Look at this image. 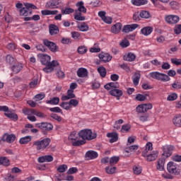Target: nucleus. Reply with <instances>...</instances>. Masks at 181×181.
Instances as JSON below:
<instances>
[{"instance_id":"f257e3e1","label":"nucleus","mask_w":181,"mask_h":181,"mask_svg":"<svg viewBox=\"0 0 181 181\" xmlns=\"http://www.w3.org/2000/svg\"><path fill=\"white\" fill-rule=\"evenodd\" d=\"M40 57H41L40 62L42 64L46 66V67L43 69L45 73H52V71H54L56 66H59V62L56 60H53L50 62L51 57L47 54H40Z\"/></svg>"},{"instance_id":"f03ea898","label":"nucleus","mask_w":181,"mask_h":181,"mask_svg":"<svg viewBox=\"0 0 181 181\" xmlns=\"http://www.w3.org/2000/svg\"><path fill=\"white\" fill-rule=\"evenodd\" d=\"M24 5V7H23ZM18 9H20L21 16H30L32 15L33 9H37V7L30 3H18L16 5Z\"/></svg>"},{"instance_id":"7ed1b4c3","label":"nucleus","mask_w":181,"mask_h":181,"mask_svg":"<svg viewBox=\"0 0 181 181\" xmlns=\"http://www.w3.org/2000/svg\"><path fill=\"white\" fill-rule=\"evenodd\" d=\"M78 136L83 141H91V139H95L97 138V133H93L91 129H85L78 132Z\"/></svg>"},{"instance_id":"20e7f679","label":"nucleus","mask_w":181,"mask_h":181,"mask_svg":"<svg viewBox=\"0 0 181 181\" xmlns=\"http://www.w3.org/2000/svg\"><path fill=\"white\" fill-rule=\"evenodd\" d=\"M51 140L49 138H45L41 141H37L33 143L34 146H37V151H45L49 148L50 145Z\"/></svg>"},{"instance_id":"39448f33","label":"nucleus","mask_w":181,"mask_h":181,"mask_svg":"<svg viewBox=\"0 0 181 181\" xmlns=\"http://www.w3.org/2000/svg\"><path fill=\"white\" fill-rule=\"evenodd\" d=\"M167 170L170 173V175H180V171L179 170V165L176 163H173V161H170L167 165Z\"/></svg>"},{"instance_id":"423d86ee","label":"nucleus","mask_w":181,"mask_h":181,"mask_svg":"<svg viewBox=\"0 0 181 181\" xmlns=\"http://www.w3.org/2000/svg\"><path fill=\"white\" fill-rule=\"evenodd\" d=\"M174 149L175 147L173 146L166 145L163 146V153L161 157L168 159V158L172 156Z\"/></svg>"},{"instance_id":"0eeeda50","label":"nucleus","mask_w":181,"mask_h":181,"mask_svg":"<svg viewBox=\"0 0 181 181\" xmlns=\"http://www.w3.org/2000/svg\"><path fill=\"white\" fill-rule=\"evenodd\" d=\"M43 45L46 46L50 50V52H52V53H56V52H59V47L56 43L49 41L48 40L45 39L43 40Z\"/></svg>"},{"instance_id":"6e6552de","label":"nucleus","mask_w":181,"mask_h":181,"mask_svg":"<svg viewBox=\"0 0 181 181\" xmlns=\"http://www.w3.org/2000/svg\"><path fill=\"white\" fill-rule=\"evenodd\" d=\"M16 139V136L13 134H8L5 133L2 137H1V141L3 142H7V144H13Z\"/></svg>"},{"instance_id":"1a4fd4ad","label":"nucleus","mask_w":181,"mask_h":181,"mask_svg":"<svg viewBox=\"0 0 181 181\" xmlns=\"http://www.w3.org/2000/svg\"><path fill=\"white\" fill-rule=\"evenodd\" d=\"M35 127L42 131H52L53 129V124L48 122L37 123Z\"/></svg>"},{"instance_id":"9d476101","label":"nucleus","mask_w":181,"mask_h":181,"mask_svg":"<svg viewBox=\"0 0 181 181\" xmlns=\"http://www.w3.org/2000/svg\"><path fill=\"white\" fill-rule=\"evenodd\" d=\"M180 18L179 16L175 15H170L165 16V21L167 23H170V25H173L175 23H177L179 22Z\"/></svg>"},{"instance_id":"9b49d317","label":"nucleus","mask_w":181,"mask_h":181,"mask_svg":"<svg viewBox=\"0 0 181 181\" xmlns=\"http://www.w3.org/2000/svg\"><path fill=\"white\" fill-rule=\"evenodd\" d=\"M86 160H91L93 159H97L98 158V153L94 151H88L85 154Z\"/></svg>"},{"instance_id":"f8f14e48","label":"nucleus","mask_w":181,"mask_h":181,"mask_svg":"<svg viewBox=\"0 0 181 181\" xmlns=\"http://www.w3.org/2000/svg\"><path fill=\"white\" fill-rule=\"evenodd\" d=\"M138 24L127 25L123 27L122 32L124 33H129V32H134L136 28H138Z\"/></svg>"},{"instance_id":"ddd939ff","label":"nucleus","mask_w":181,"mask_h":181,"mask_svg":"<svg viewBox=\"0 0 181 181\" xmlns=\"http://www.w3.org/2000/svg\"><path fill=\"white\" fill-rule=\"evenodd\" d=\"M99 59L101 62L104 63H108V62H111L112 57L110 55V54H105L103 52L99 54Z\"/></svg>"},{"instance_id":"4468645a","label":"nucleus","mask_w":181,"mask_h":181,"mask_svg":"<svg viewBox=\"0 0 181 181\" xmlns=\"http://www.w3.org/2000/svg\"><path fill=\"white\" fill-rule=\"evenodd\" d=\"M104 88H105V90H115L117 88H119V83H114V82H111L109 83H107L106 85L104 86Z\"/></svg>"},{"instance_id":"2eb2a0df","label":"nucleus","mask_w":181,"mask_h":181,"mask_svg":"<svg viewBox=\"0 0 181 181\" xmlns=\"http://www.w3.org/2000/svg\"><path fill=\"white\" fill-rule=\"evenodd\" d=\"M71 98H76V95H74V90H68L66 95H62V101H67V100H71Z\"/></svg>"},{"instance_id":"dca6fc26","label":"nucleus","mask_w":181,"mask_h":181,"mask_svg":"<svg viewBox=\"0 0 181 181\" xmlns=\"http://www.w3.org/2000/svg\"><path fill=\"white\" fill-rule=\"evenodd\" d=\"M109 94L113 97H117V100H119V97H122V90L116 88L109 91Z\"/></svg>"},{"instance_id":"f3484780","label":"nucleus","mask_w":181,"mask_h":181,"mask_svg":"<svg viewBox=\"0 0 181 181\" xmlns=\"http://www.w3.org/2000/svg\"><path fill=\"white\" fill-rule=\"evenodd\" d=\"M37 160L40 163H43L45 162H53V157L52 155H46L39 157Z\"/></svg>"},{"instance_id":"a211bd4d","label":"nucleus","mask_w":181,"mask_h":181,"mask_svg":"<svg viewBox=\"0 0 181 181\" xmlns=\"http://www.w3.org/2000/svg\"><path fill=\"white\" fill-rule=\"evenodd\" d=\"M107 138H110L109 140L110 144H114V142H117L118 141V133L112 132L107 134Z\"/></svg>"},{"instance_id":"6ab92c4d","label":"nucleus","mask_w":181,"mask_h":181,"mask_svg":"<svg viewBox=\"0 0 181 181\" xmlns=\"http://www.w3.org/2000/svg\"><path fill=\"white\" fill-rule=\"evenodd\" d=\"M166 160V158H164V157H161L157 161V169L158 170H165V162Z\"/></svg>"},{"instance_id":"aec40b11","label":"nucleus","mask_w":181,"mask_h":181,"mask_svg":"<svg viewBox=\"0 0 181 181\" xmlns=\"http://www.w3.org/2000/svg\"><path fill=\"white\" fill-rule=\"evenodd\" d=\"M60 4V1L59 0H52L47 3V8L49 9H56L57 8V5Z\"/></svg>"},{"instance_id":"412c9836","label":"nucleus","mask_w":181,"mask_h":181,"mask_svg":"<svg viewBox=\"0 0 181 181\" xmlns=\"http://www.w3.org/2000/svg\"><path fill=\"white\" fill-rule=\"evenodd\" d=\"M135 59H136V56L132 52H129L128 54H124L123 57V60L125 62H134Z\"/></svg>"},{"instance_id":"4be33fe9","label":"nucleus","mask_w":181,"mask_h":181,"mask_svg":"<svg viewBox=\"0 0 181 181\" xmlns=\"http://www.w3.org/2000/svg\"><path fill=\"white\" fill-rule=\"evenodd\" d=\"M77 76L81 78L88 77V71L85 68H79L77 71Z\"/></svg>"},{"instance_id":"5701e85b","label":"nucleus","mask_w":181,"mask_h":181,"mask_svg":"<svg viewBox=\"0 0 181 181\" xmlns=\"http://www.w3.org/2000/svg\"><path fill=\"white\" fill-rule=\"evenodd\" d=\"M122 28V24L121 23H117L115 24L112 28H111V32L112 33H119L121 32V29Z\"/></svg>"},{"instance_id":"b1692460","label":"nucleus","mask_w":181,"mask_h":181,"mask_svg":"<svg viewBox=\"0 0 181 181\" xmlns=\"http://www.w3.org/2000/svg\"><path fill=\"white\" fill-rule=\"evenodd\" d=\"M54 70H56L57 73V76L58 77V78H64V72H63L62 71V68L60 67V64L58 62V65L55 66V68Z\"/></svg>"},{"instance_id":"393cba45","label":"nucleus","mask_w":181,"mask_h":181,"mask_svg":"<svg viewBox=\"0 0 181 181\" xmlns=\"http://www.w3.org/2000/svg\"><path fill=\"white\" fill-rule=\"evenodd\" d=\"M76 6H77L78 8V9L76 10L79 12H82V13H87V8H86V7L84 6V2L78 1V3H76Z\"/></svg>"},{"instance_id":"a878e982","label":"nucleus","mask_w":181,"mask_h":181,"mask_svg":"<svg viewBox=\"0 0 181 181\" xmlns=\"http://www.w3.org/2000/svg\"><path fill=\"white\" fill-rule=\"evenodd\" d=\"M173 122L175 127H181V115L177 114L175 115L173 119Z\"/></svg>"},{"instance_id":"bb28decb","label":"nucleus","mask_w":181,"mask_h":181,"mask_svg":"<svg viewBox=\"0 0 181 181\" xmlns=\"http://www.w3.org/2000/svg\"><path fill=\"white\" fill-rule=\"evenodd\" d=\"M80 136H78V133L77 132H72L69 136V140L74 142V141H80Z\"/></svg>"},{"instance_id":"cd10ccee","label":"nucleus","mask_w":181,"mask_h":181,"mask_svg":"<svg viewBox=\"0 0 181 181\" xmlns=\"http://www.w3.org/2000/svg\"><path fill=\"white\" fill-rule=\"evenodd\" d=\"M141 32L144 36H148V35H151V32H153V28L149 26L144 27L141 30Z\"/></svg>"},{"instance_id":"c85d7f7f","label":"nucleus","mask_w":181,"mask_h":181,"mask_svg":"<svg viewBox=\"0 0 181 181\" xmlns=\"http://www.w3.org/2000/svg\"><path fill=\"white\" fill-rule=\"evenodd\" d=\"M49 33L52 35H57V33H59V28L54 24L49 25Z\"/></svg>"},{"instance_id":"c756f323","label":"nucleus","mask_w":181,"mask_h":181,"mask_svg":"<svg viewBox=\"0 0 181 181\" xmlns=\"http://www.w3.org/2000/svg\"><path fill=\"white\" fill-rule=\"evenodd\" d=\"M139 146L138 145H133L129 147L125 148L124 153H129V152H135V151H138Z\"/></svg>"},{"instance_id":"7c9ffc66","label":"nucleus","mask_w":181,"mask_h":181,"mask_svg":"<svg viewBox=\"0 0 181 181\" xmlns=\"http://www.w3.org/2000/svg\"><path fill=\"white\" fill-rule=\"evenodd\" d=\"M132 4L135 6H141L142 5H146L148 0H132Z\"/></svg>"},{"instance_id":"2f4dec72","label":"nucleus","mask_w":181,"mask_h":181,"mask_svg":"<svg viewBox=\"0 0 181 181\" xmlns=\"http://www.w3.org/2000/svg\"><path fill=\"white\" fill-rule=\"evenodd\" d=\"M32 141V136H27L25 137H22L19 140V143L21 145H26V144H29Z\"/></svg>"},{"instance_id":"473e14b6","label":"nucleus","mask_w":181,"mask_h":181,"mask_svg":"<svg viewBox=\"0 0 181 181\" xmlns=\"http://www.w3.org/2000/svg\"><path fill=\"white\" fill-rule=\"evenodd\" d=\"M146 158V160H148V162H152L153 160H156V159L158 158V152L154 151L152 153L148 154Z\"/></svg>"},{"instance_id":"72a5a7b5","label":"nucleus","mask_w":181,"mask_h":181,"mask_svg":"<svg viewBox=\"0 0 181 181\" xmlns=\"http://www.w3.org/2000/svg\"><path fill=\"white\" fill-rule=\"evenodd\" d=\"M0 165H2L3 166H9V165H11V161H9L8 158L1 156L0 157Z\"/></svg>"},{"instance_id":"f704fd0d","label":"nucleus","mask_w":181,"mask_h":181,"mask_svg":"<svg viewBox=\"0 0 181 181\" xmlns=\"http://www.w3.org/2000/svg\"><path fill=\"white\" fill-rule=\"evenodd\" d=\"M139 16L143 19H149L151 18V13H149L148 11L142 10L139 13Z\"/></svg>"},{"instance_id":"c9c22d12","label":"nucleus","mask_w":181,"mask_h":181,"mask_svg":"<svg viewBox=\"0 0 181 181\" xmlns=\"http://www.w3.org/2000/svg\"><path fill=\"white\" fill-rule=\"evenodd\" d=\"M22 69H23L22 64H16L13 66L12 71H13V73H15V74H18V73H19V71H21Z\"/></svg>"},{"instance_id":"e433bc0d","label":"nucleus","mask_w":181,"mask_h":181,"mask_svg":"<svg viewBox=\"0 0 181 181\" xmlns=\"http://www.w3.org/2000/svg\"><path fill=\"white\" fill-rule=\"evenodd\" d=\"M47 104H50L51 105H57L59 103H60V98L57 97H54L49 100H47L46 102Z\"/></svg>"},{"instance_id":"4c0bfd02","label":"nucleus","mask_w":181,"mask_h":181,"mask_svg":"<svg viewBox=\"0 0 181 181\" xmlns=\"http://www.w3.org/2000/svg\"><path fill=\"white\" fill-rule=\"evenodd\" d=\"M139 80H141V74L135 73L133 76V83L134 86L139 84Z\"/></svg>"},{"instance_id":"58836bf2","label":"nucleus","mask_w":181,"mask_h":181,"mask_svg":"<svg viewBox=\"0 0 181 181\" xmlns=\"http://www.w3.org/2000/svg\"><path fill=\"white\" fill-rule=\"evenodd\" d=\"M62 15H70L74 12V9L72 8L66 7L65 8H62Z\"/></svg>"},{"instance_id":"ea45409f","label":"nucleus","mask_w":181,"mask_h":181,"mask_svg":"<svg viewBox=\"0 0 181 181\" xmlns=\"http://www.w3.org/2000/svg\"><path fill=\"white\" fill-rule=\"evenodd\" d=\"M77 28L81 32H87L88 30V25L86 23L78 25Z\"/></svg>"},{"instance_id":"a19ab883","label":"nucleus","mask_w":181,"mask_h":181,"mask_svg":"<svg viewBox=\"0 0 181 181\" xmlns=\"http://www.w3.org/2000/svg\"><path fill=\"white\" fill-rule=\"evenodd\" d=\"M105 172L107 175H114L117 172V167L107 166L105 168Z\"/></svg>"},{"instance_id":"79ce46f5","label":"nucleus","mask_w":181,"mask_h":181,"mask_svg":"<svg viewBox=\"0 0 181 181\" xmlns=\"http://www.w3.org/2000/svg\"><path fill=\"white\" fill-rule=\"evenodd\" d=\"M118 162H119V157L118 156H113L109 158V163L111 166H113V165H117Z\"/></svg>"},{"instance_id":"37998d69","label":"nucleus","mask_w":181,"mask_h":181,"mask_svg":"<svg viewBox=\"0 0 181 181\" xmlns=\"http://www.w3.org/2000/svg\"><path fill=\"white\" fill-rule=\"evenodd\" d=\"M98 72L99 73L100 76L103 78L107 76V70L105 69V67L104 66H100L98 68Z\"/></svg>"},{"instance_id":"c03bdc74","label":"nucleus","mask_w":181,"mask_h":181,"mask_svg":"<svg viewBox=\"0 0 181 181\" xmlns=\"http://www.w3.org/2000/svg\"><path fill=\"white\" fill-rule=\"evenodd\" d=\"M24 21L25 22H28L29 21H40V16L34 15L32 17H25L24 18Z\"/></svg>"},{"instance_id":"a18cd8bd","label":"nucleus","mask_w":181,"mask_h":181,"mask_svg":"<svg viewBox=\"0 0 181 181\" xmlns=\"http://www.w3.org/2000/svg\"><path fill=\"white\" fill-rule=\"evenodd\" d=\"M119 46L123 49H125V47H128V46H129V41L128 39L124 38L120 42Z\"/></svg>"},{"instance_id":"49530a36","label":"nucleus","mask_w":181,"mask_h":181,"mask_svg":"<svg viewBox=\"0 0 181 181\" xmlns=\"http://www.w3.org/2000/svg\"><path fill=\"white\" fill-rule=\"evenodd\" d=\"M150 76L152 78H155L156 80H160V76H162V73L156 71L150 73Z\"/></svg>"},{"instance_id":"de8ad7c7","label":"nucleus","mask_w":181,"mask_h":181,"mask_svg":"<svg viewBox=\"0 0 181 181\" xmlns=\"http://www.w3.org/2000/svg\"><path fill=\"white\" fill-rule=\"evenodd\" d=\"M159 81H163V82L170 81V77H169V76L165 74L161 73V76H160Z\"/></svg>"},{"instance_id":"09e8293b","label":"nucleus","mask_w":181,"mask_h":181,"mask_svg":"<svg viewBox=\"0 0 181 181\" xmlns=\"http://www.w3.org/2000/svg\"><path fill=\"white\" fill-rule=\"evenodd\" d=\"M67 169V165L66 164H63L59 165L57 170V172H59V173H64V172H66V170Z\"/></svg>"},{"instance_id":"8fccbe9b","label":"nucleus","mask_w":181,"mask_h":181,"mask_svg":"<svg viewBox=\"0 0 181 181\" xmlns=\"http://www.w3.org/2000/svg\"><path fill=\"white\" fill-rule=\"evenodd\" d=\"M177 99V94L175 93H170L168 98V101H175V100Z\"/></svg>"},{"instance_id":"3c124183","label":"nucleus","mask_w":181,"mask_h":181,"mask_svg":"<svg viewBox=\"0 0 181 181\" xmlns=\"http://www.w3.org/2000/svg\"><path fill=\"white\" fill-rule=\"evenodd\" d=\"M4 115L8 118H11L12 119L18 120V115L15 113H11V111L8 113H4Z\"/></svg>"},{"instance_id":"603ef678","label":"nucleus","mask_w":181,"mask_h":181,"mask_svg":"<svg viewBox=\"0 0 181 181\" xmlns=\"http://www.w3.org/2000/svg\"><path fill=\"white\" fill-rule=\"evenodd\" d=\"M86 144V141L84 140H76L72 141L73 146H80L81 145H84Z\"/></svg>"},{"instance_id":"864d4df0","label":"nucleus","mask_w":181,"mask_h":181,"mask_svg":"<svg viewBox=\"0 0 181 181\" xmlns=\"http://www.w3.org/2000/svg\"><path fill=\"white\" fill-rule=\"evenodd\" d=\"M6 63L8 64H13L15 63V58L12 55H7L6 57Z\"/></svg>"},{"instance_id":"5fc2aeb1","label":"nucleus","mask_w":181,"mask_h":181,"mask_svg":"<svg viewBox=\"0 0 181 181\" xmlns=\"http://www.w3.org/2000/svg\"><path fill=\"white\" fill-rule=\"evenodd\" d=\"M60 107H62V108H64V110H70V108H71V106L70 105L69 102H62L60 104Z\"/></svg>"},{"instance_id":"6e6d98bb","label":"nucleus","mask_w":181,"mask_h":181,"mask_svg":"<svg viewBox=\"0 0 181 181\" xmlns=\"http://www.w3.org/2000/svg\"><path fill=\"white\" fill-rule=\"evenodd\" d=\"M131 129V125L126 124L122 126L121 132H128Z\"/></svg>"},{"instance_id":"4d7b16f0","label":"nucleus","mask_w":181,"mask_h":181,"mask_svg":"<svg viewBox=\"0 0 181 181\" xmlns=\"http://www.w3.org/2000/svg\"><path fill=\"white\" fill-rule=\"evenodd\" d=\"M170 6L172 8V9L177 10L179 8H180L179 3L176 1H171L170 2Z\"/></svg>"},{"instance_id":"13d9d810","label":"nucleus","mask_w":181,"mask_h":181,"mask_svg":"<svg viewBox=\"0 0 181 181\" xmlns=\"http://www.w3.org/2000/svg\"><path fill=\"white\" fill-rule=\"evenodd\" d=\"M133 172L134 175H141L142 173V168L134 166L133 167Z\"/></svg>"},{"instance_id":"bf43d9fd","label":"nucleus","mask_w":181,"mask_h":181,"mask_svg":"<svg viewBox=\"0 0 181 181\" xmlns=\"http://www.w3.org/2000/svg\"><path fill=\"white\" fill-rule=\"evenodd\" d=\"M135 100H136V101H145V100H146V96L139 93L136 95Z\"/></svg>"},{"instance_id":"052dcab7","label":"nucleus","mask_w":181,"mask_h":181,"mask_svg":"<svg viewBox=\"0 0 181 181\" xmlns=\"http://www.w3.org/2000/svg\"><path fill=\"white\" fill-rule=\"evenodd\" d=\"M136 112H139L140 114H142V112L143 113L146 112L145 109L144 107V105H142V104L141 105H139L136 107Z\"/></svg>"},{"instance_id":"680f3d73","label":"nucleus","mask_w":181,"mask_h":181,"mask_svg":"<svg viewBox=\"0 0 181 181\" xmlns=\"http://www.w3.org/2000/svg\"><path fill=\"white\" fill-rule=\"evenodd\" d=\"M170 61L171 63H173V64H175V66H181V59L173 58Z\"/></svg>"},{"instance_id":"e2e57ef3","label":"nucleus","mask_w":181,"mask_h":181,"mask_svg":"<svg viewBox=\"0 0 181 181\" xmlns=\"http://www.w3.org/2000/svg\"><path fill=\"white\" fill-rule=\"evenodd\" d=\"M45 97V93H39L34 97V100H35V101H40L41 100H43Z\"/></svg>"},{"instance_id":"0e129e2a","label":"nucleus","mask_w":181,"mask_h":181,"mask_svg":"<svg viewBox=\"0 0 181 181\" xmlns=\"http://www.w3.org/2000/svg\"><path fill=\"white\" fill-rule=\"evenodd\" d=\"M174 33H175V35H180V33H181V24L175 25V27L174 28Z\"/></svg>"},{"instance_id":"69168bd1","label":"nucleus","mask_w":181,"mask_h":181,"mask_svg":"<svg viewBox=\"0 0 181 181\" xmlns=\"http://www.w3.org/2000/svg\"><path fill=\"white\" fill-rule=\"evenodd\" d=\"M69 105L71 107H77L78 105V100L76 99H71L69 100Z\"/></svg>"},{"instance_id":"338daca9","label":"nucleus","mask_w":181,"mask_h":181,"mask_svg":"<svg viewBox=\"0 0 181 181\" xmlns=\"http://www.w3.org/2000/svg\"><path fill=\"white\" fill-rule=\"evenodd\" d=\"M78 52L80 54H84V53H87V48L86 47H79L78 48Z\"/></svg>"},{"instance_id":"774afa93","label":"nucleus","mask_w":181,"mask_h":181,"mask_svg":"<svg viewBox=\"0 0 181 181\" xmlns=\"http://www.w3.org/2000/svg\"><path fill=\"white\" fill-rule=\"evenodd\" d=\"M172 87L175 89L181 88V83L179 81L175 82L172 84Z\"/></svg>"}]
</instances>
